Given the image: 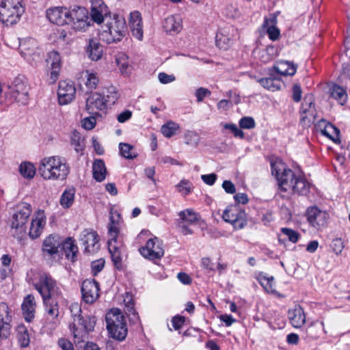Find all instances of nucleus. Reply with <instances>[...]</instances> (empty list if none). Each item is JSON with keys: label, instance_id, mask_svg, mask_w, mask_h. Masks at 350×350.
Instances as JSON below:
<instances>
[{"label": "nucleus", "instance_id": "obj_40", "mask_svg": "<svg viewBox=\"0 0 350 350\" xmlns=\"http://www.w3.org/2000/svg\"><path fill=\"white\" fill-rule=\"evenodd\" d=\"M19 172L23 178L32 179L36 174V167L32 163L23 161L19 165Z\"/></svg>", "mask_w": 350, "mask_h": 350}, {"label": "nucleus", "instance_id": "obj_5", "mask_svg": "<svg viewBox=\"0 0 350 350\" xmlns=\"http://www.w3.org/2000/svg\"><path fill=\"white\" fill-rule=\"evenodd\" d=\"M32 212L29 203L21 202L14 208V213L10 219V226L13 235L21 239L26 234V224Z\"/></svg>", "mask_w": 350, "mask_h": 350}, {"label": "nucleus", "instance_id": "obj_6", "mask_svg": "<svg viewBox=\"0 0 350 350\" xmlns=\"http://www.w3.org/2000/svg\"><path fill=\"white\" fill-rule=\"evenodd\" d=\"M25 10L21 0H3L0 5V22L7 27L16 25Z\"/></svg>", "mask_w": 350, "mask_h": 350}, {"label": "nucleus", "instance_id": "obj_59", "mask_svg": "<svg viewBox=\"0 0 350 350\" xmlns=\"http://www.w3.org/2000/svg\"><path fill=\"white\" fill-rule=\"evenodd\" d=\"M211 92L207 88H199L196 90L195 96L197 98V101L198 103H201L203 101L204 98L209 96Z\"/></svg>", "mask_w": 350, "mask_h": 350}, {"label": "nucleus", "instance_id": "obj_23", "mask_svg": "<svg viewBox=\"0 0 350 350\" xmlns=\"http://www.w3.org/2000/svg\"><path fill=\"white\" fill-rule=\"evenodd\" d=\"M105 97L102 94L95 92L91 94L86 100V110L90 114H94L96 110H104L107 107Z\"/></svg>", "mask_w": 350, "mask_h": 350}, {"label": "nucleus", "instance_id": "obj_37", "mask_svg": "<svg viewBox=\"0 0 350 350\" xmlns=\"http://www.w3.org/2000/svg\"><path fill=\"white\" fill-rule=\"evenodd\" d=\"M106 172L107 170L104 161L101 159L95 160L92 166L94 178L98 182L103 181L105 178Z\"/></svg>", "mask_w": 350, "mask_h": 350}, {"label": "nucleus", "instance_id": "obj_13", "mask_svg": "<svg viewBox=\"0 0 350 350\" xmlns=\"http://www.w3.org/2000/svg\"><path fill=\"white\" fill-rule=\"evenodd\" d=\"M68 17L69 24H72L75 30L85 31L90 25L88 13L84 8L78 7L70 10Z\"/></svg>", "mask_w": 350, "mask_h": 350}, {"label": "nucleus", "instance_id": "obj_32", "mask_svg": "<svg viewBox=\"0 0 350 350\" xmlns=\"http://www.w3.org/2000/svg\"><path fill=\"white\" fill-rule=\"evenodd\" d=\"M63 250L65 252L66 258L72 261H75L78 247L75 243V240L72 238H68L64 241H62L60 250Z\"/></svg>", "mask_w": 350, "mask_h": 350}, {"label": "nucleus", "instance_id": "obj_39", "mask_svg": "<svg viewBox=\"0 0 350 350\" xmlns=\"http://www.w3.org/2000/svg\"><path fill=\"white\" fill-rule=\"evenodd\" d=\"M75 196V189L74 187L66 189L60 197V205L64 208H70L74 202Z\"/></svg>", "mask_w": 350, "mask_h": 350}, {"label": "nucleus", "instance_id": "obj_25", "mask_svg": "<svg viewBox=\"0 0 350 350\" xmlns=\"http://www.w3.org/2000/svg\"><path fill=\"white\" fill-rule=\"evenodd\" d=\"M129 25L133 36L137 40H142L144 37L143 25L141 14L138 11H134L130 14Z\"/></svg>", "mask_w": 350, "mask_h": 350}, {"label": "nucleus", "instance_id": "obj_62", "mask_svg": "<svg viewBox=\"0 0 350 350\" xmlns=\"http://www.w3.org/2000/svg\"><path fill=\"white\" fill-rule=\"evenodd\" d=\"M159 81L163 84L172 83L176 80V77L173 75H167L165 72H160L158 75Z\"/></svg>", "mask_w": 350, "mask_h": 350}, {"label": "nucleus", "instance_id": "obj_52", "mask_svg": "<svg viewBox=\"0 0 350 350\" xmlns=\"http://www.w3.org/2000/svg\"><path fill=\"white\" fill-rule=\"evenodd\" d=\"M260 283L267 292L270 293H275L273 277H262L260 279Z\"/></svg>", "mask_w": 350, "mask_h": 350}, {"label": "nucleus", "instance_id": "obj_9", "mask_svg": "<svg viewBox=\"0 0 350 350\" xmlns=\"http://www.w3.org/2000/svg\"><path fill=\"white\" fill-rule=\"evenodd\" d=\"M43 299V303H48L51 299H57L61 292L56 281L47 273L40 275L39 280L33 284Z\"/></svg>", "mask_w": 350, "mask_h": 350}, {"label": "nucleus", "instance_id": "obj_49", "mask_svg": "<svg viewBox=\"0 0 350 350\" xmlns=\"http://www.w3.org/2000/svg\"><path fill=\"white\" fill-rule=\"evenodd\" d=\"M12 317H7L5 321L2 319L0 321V338H8L10 334V322Z\"/></svg>", "mask_w": 350, "mask_h": 350}, {"label": "nucleus", "instance_id": "obj_53", "mask_svg": "<svg viewBox=\"0 0 350 350\" xmlns=\"http://www.w3.org/2000/svg\"><path fill=\"white\" fill-rule=\"evenodd\" d=\"M71 144L74 146L75 150L78 152L82 151L85 146L83 139L81 138L79 133L77 132L72 134Z\"/></svg>", "mask_w": 350, "mask_h": 350}, {"label": "nucleus", "instance_id": "obj_1", "mask_svg": "<svg viewBox=\"0 0 350 350\" xmlns=\"http://www.w3.org/2000/svg\"><path fill=\"white\" fill-rule=\"evenodd\" d=\"M271 174L278 180L279 193L283 198L291 194L306 196L310 192V183L307 179L287 168L281 160L271 161Z\"/></svg>", "mask_w": 350, "mask_h": 350}, {"label": "nucleus", "instance_id": "obj_48", "mask_svg": "<svg viewBox=\"0 0 350 350\" xmlns=\"http://www.w3.org/2000/svg\"><path fill=\"white\" fill-rule=\"evenodd\" d=\"M179 129V126L174 122H169L163 124L161 127V133L166 137H171L175 135L176 131Z\"/></svg>", "mask_w": 350, "mask_h": 350}, {"label": "nucleus", "instance_id": "obj_55", "mask_svg": "<svg viewBox=\"0 0 350 350\" xmlns=\"http://www.w3.org/2000/svg\"><path fill=\"white\" fill-rule=\"evenodd\" d=\"M178 191L184 196L188 195L192 190V184L187 180L183 179L176 185Z\"/></svg>", "mask_w": 350, "mask_h": 350}, {"label": "nucleus", "instance_id": "obj_19", "mask_svg": "<svg viewBox=\"0 0 350 350\" xmlns=\"http://www.w3.org/2000/svg\"><path fill=\"white\" fill-rule=\"evenodd\" d=\"M70 10L65 7H53L46 10V17L49 21L57 25L69 24Z\"/></svg>", "mask_w": 350, "mask_h": 350}, {"label": "nucleus", "instance_id": "obj_2", "mask_svg": "<svg viewBox=\"0 0 350 350\" xmlns=\"http://www.w3.org/2000/svg\"><path fill=\"white\" fill-rule=\"evenodd\" d=\"M38 171L44 180L64 181L70 172V167L65 158L50 156L40 161Z\"/></svg>", "mask_w": 350, "mask_h": 350}, {"label": "nucleus", "instance_id": "obj_35", "mask_svg": "<svg viewBox=\"0 0 350 350\" xmlns=\"http://www.w3.org/2000/svg\"><path fill=\"white\" fill-rule=\"evenodd\" d=\"M279 54L278 48L274 45H268L259 53V59L263 63L273 60Z\"/></svg>", "mask_w": 350, "mask_h": 350}, {"label": "nucleus", "instance_id": "obj_20", "mask_svg": "<svg viewBox=\"0 0 350 350\" xmlns=\"http://www.w3.org/2000/svg\"><path fill=\"white\" fill-rule=\"evenodd\" d=\"M99 285L94 280H85L81 286L82 299L87 304H93L99 297Z\"/></svg>", "mask_w": 350, "mask_h": 350}, {"label": "nucleus", "instance_id": "obj_36", "mask_svg": "<svg viewBox=\"0 0 350 350\" xmlns=\"http://www.w3.org/2000/svg\"><path fill=\"white\" fill-rule=\"evenodd\" d=\"M259 83L265 89L274 92L281 89L283 85L282 81L278 77H273L262 78L258 80Z\"/></svg>", "mask_w": 350, "mask_h": 350}, {"label": "nucleus", "instance_id": "obj_61", "mask_svg": "<svg viewBox=\"0 0 350 350\" xmlns=\"http://www.w3.org/2000/svg\"><path fill=\"white\" fill-rule=\"evenodd\" d=\"M116 62L122 72L126 70L129 67V62L127 60V57L125 55H119L116 59Z\"/></svg>", "mask_w": 350, "mask_h": 350}, {"label": "nucleus", "instance_id": "obj_50", "mask_svg": "<svg viewBox=\"0 0 350 350\" xmlns=\"http://www.w3.org/2000/svg\"><path fill=\"white\" fill-rule=\"evenodd\" d=\"M323 322H321L319 325L312 324L306 329L307 337L311 339H317L319 336L321 329L323 327Z\"/></svg>", "mask_w": 350, "mask_h": 350}, {"label": "nucleus", "instance_id": "obj_56", "mask_svg": "<svg viewBox=\"0 0 350 350\" xmlns=\"http://www.w3.org/2000/svg\"><path fill=\"white\" fill-rule=\"evenodd\" d=\"M47 63L51 67H61L60 55L57 51H51L49 53Z\"/></svg>", "mask_w": 350, "mask_h": 350}, {"label": "nucleus", "instance_id": "obj_64", "mask_svg": "<svg viewBox=\"0 0 350 350\" xmlns=\"http://www.w3.org/2000/svg\"><path fill=\"white\" fill-rule=\"evenodd\" d=\"M57 343L62 350H75L72 343L66 338H59Z\"/></svg>", "mask_w": 350, "mask_h": 350}, {"label": "nucleus", "instance_id": "obj_4", "mask_svg": "<svg viewBox=\"0 0 350 350\" xmlns=\"http://www.w3.org/2000/svg\"><path fill=\"white\" fill-rule=\"evenodd\" d=\"M127 33V27L124 18L114 16L105 23L100 27V39L107 43L120 42Z\"/></svg>", "mask_w": 350, "mask_h": 350}, {"label": "nucleus", "instance_id": "obj_45", "mask_svg": "<svg viewBox=\"0 0 350 350\" xmlns=\"http://www.w3.org/2000/svg\"><path fill=\"white\" fill-rule=\"evenodd\" d=\"M178 215L183 221L190 224H194L198 220V215L191 209H186L180 211Z\"/></svg>", "mask_w": 350, "mask_h": 350}, {"label": "nucleus", "instance_id": "obj_15", "mask_svg": "<svg viewBox=\"0 0 350 350\" xmlns=\"http://www.w3.org/2000/svg\"><path fill=\"white\" fill-rule=\"evenodd\" d=\"M329 217L328 213L319 209L317 206H310L306 210L307 221L311 226L317 230L326 226Z\"/></svg>", "mask_w": 350, "mask_h": 350}, {"label": "nucleus", "instance_id": "obj_18", "mask_svg": "<svg viewBox=\"0 0 350 350\" xmlns=\"http://www.w3.org/2000/svg\"><path fill=\"white\" fill-rule=\"evenodd\" d=\"M80 241L84 246V252L94 253L99 249V238L97 232L92 229H85L80 235Z\"/></svg>", "mask_w": 350, "mask_h": 350}, {"label": "nucleus", "instance_id": "obj_22", "mask_svg": "<svg viewBox=\"0 0 350 350\" xmlns=\"http://www.w3.org/2000/svg\"><path fill=\"white\" fill-rule=\"evenodd\" d=\"M91 10L92 20L98 24L106 23L109 18L107 17L108 10L103 0H92Z\"/></svg>", "mask_w": 350, "mask_h": 350}, {"label": "nucleus", "instance_id": "obj_31", "mask_svg": "<svg viewBox=\"0 0 350 350\" xmlns=\"http://www.w3.org/2000/svg\"><path fill=\"white\" fill-rule=\"evenodd\" d=\"M276 18H273L271 20L265 18L262 28L265 29L269 38L273 41L277 40L280 36V29L275 26Z\"/></svg>", "mask_w": 350, "mask_h": 350}, {"label": "nucleus", "instance_id": "obj_47", "mask_svg": "<svg viewBox=\"0 0 350 350\" xmlns=\"http://www.w3.org/2000/svg\"><path fill=\"white\" fill-rule=\"evenodd\" d=\"M59 316H44L43 321V327L49 331L54 330L59 323Z\"/></svg>", "mask_w": 350, "mask_h": 350}, {"label": "nucleus", "instance_id": "obj_21", "mask_svg": "<svg viewBox=\"0 0 350 350\" xmlns=\"http://www.w3.org/2000/svg\"><path fill=\"white\" fill-rule=\"evenodd\" d=\"M239 37L238 30L233 26L226 27L220 30L216 35V42L218 46L226 49L231 42Z\"/></svg>", "mask_w": 350, "mask_h": 350}, {"label": "nucleus", "instance_id": "obj_27", "mask_svg": "<svg viewBox=\"0 0 350 350\" xmlns=\"http://www.w3.org/2000/svg\"><path fill=\"white\" fill-rule=\"evenodd\" d=\"M162 27L166 33H178L183 28L182 19L178 15H170L164 19Z\"/></svg>", "mask_w": 350, "mask_h": 350}, {"label": "nucleus", "instance_id": "obj_30", "mask_svg": "<svg viewBox=\"0 0 350 350\" xmlns=\"http://www.w3.org/2000/svg\"><path fill=\"white\" fill-rule=\"evenodd\" d=\"M329 98L334 99L340 105H344L348 98L346 90L337 84L331 85L329 88Z\"/></svg>", "mask_w": 350, "mask_h": 350}, {"label": "nucleus", "instance_id": "obj_34", "mask_svg": "<svg viewBox=\"0 0 350 350\" xmlns=\"http://www.w3.org/2000/svg\"><path fill=\"white\" fill-rule=\"evenodd\" d=\"M273 68L277 73L284 76H293L297 70V66L288 62H278Z\"/></svg>", "mask_w": 350, "mask_h": 350}, {"label": "nucleus", "instance_id": "obj_63", "mask_svg": "<svg viewBox=\"0 0 350 350\" xmlns=\"http://www.w3.org/2000/svg\"><path fill=\"white\" fill-rule=\"evenodd\" d=\"M82 125L84 129L91 130L96 125V118L94 116L85 118L82 121Z\"/></svg>", "mask_w": 350, "mask_h": 350}, {"label": "nucleus", "instance_id": "obj_57", "mask_svg": "<svg viewBox=\"0 0 350 350\" xmlns=\"http://www.w3.org/2000/svg\"><path fill=\"white\" fill-rule=\"evenodd\" d=\"M281 232L287 237L289 241L293 243L298 241L300 235L297 231L288 228H282Z\"/></svg>", "mask_w": 350, "mask_h": 350}, {"label": "nucleus", "instance_id": "obj_7", "mask_svg": "<svg viewBox=\"0 0 350 350\" xmlns=\"http://www.w3.org/2000/svg\"><path fill=\"white\" fill-rule=\"evenodd\" d=\"M107 329L111 336L120 341L123 340L127 335V326L124 317L118 309H112L107 313Z\"/></svg>", "mask_w": 350, "mask_h": 350}, {"label": "nucleus", "instance_id": "obj_12", "mask_svg": "<svg viewBox=\"0 0 350 350\" xmlns=\"http://www.w3.org/2000/svg\"><path fill=\"white\" fill-rule=\"evenodd\" d=\"M140 254L150 260L161 259L164 255L163 242L157 237L150 239L145 246L139 249Z\"/></svg>", "mask_w": 350, "mask_h": 350}, {"label": "nucleus", "instance_id": "obj_28", "mask_svg": "<svg viewBox=\"0 0 350 350\" xmlns=\"http://www.w3.org/2000/svg\"><path fill=\"white\" fill-rule=\"evenodd\" d=\"M46 224L45 218L42 213H38L31 222L29 230V236L32 239H36L40 236Z\"/></svg>", "mask_w": 350, "mask_h": 350}, {"label": "nucleus", "instance_id": "obj_33", "mask_svg": "<svg viewBox=\"0 0 350 350\" xmlns=\"http://www.w3.org/2000/svg\"><path fill=\"white\" fill-rule=\"evenodd\" d=\"M103 46L99 42L94 40H90L87 53L92 60H99L103 55Z\"/></svg>", "mask_w": 350, "mask_h": 350}, {"label": "nucleus", "instance_id": "obj_41", "mask_svg": "<svg viewBox=\"0 0 350 350\" xmlns=\"http://www.w3.org/2000/svg\"><path fill=\"white\" fill-rule=\"evenodd\" d=\"M120 153L126 159H133L137 157V153L134 150V147L127 143L119 144Z\"/></svg>", "mask_w": 350, "mask_h": 350}, {"label": "nucleus", "instance_id": "obj_43", "mask_svg": "<svg viewBox=\"0 0 350 350\" xmlns=\"http://www.w3.org/2000/svg\"><path fill=\"white\" fill-rule=\"evenodd\" d=\"M102 95L103 96L105 97V100L108 105H112L115 104L119 97V94L116 90V88L113 86H109L107 88L103 91Z\"/></svg>", "mask_w": 350, "mask_h": 350}, {"label": "nucleus", "instance_id": "obj_14", "mask_svg": "<svg viewBox=\"0 0 350 350\" xmlns=\"http://www.w3.org/2000/svg\"><path fill=\"white\" fill-rule=\"evenodd\" d=\"M19 51L21 55L29 62L32 64L40 59L38 42L36 40L29 38L21 40Z\"/></svg>", "mask_w": 350, "mask_h": 350}, {"label": "nucleus", "instance_id": "obj_60", "mask_svg": "<svg viewBox=\"0 0 350 350\" xmlns=\"http://www.w3.org/2000/svg\"><path fill=\"white\" fill-rule=\"evenodd\" d=\"M224 128L229 129L236 137L243 139L244 137V133L237 127L234 124H225Z\"/></svg>", "mask_w": 350, "mask_h": 350}, {"label": "nucleus", "instance_id": "obj_42", "mask_svg": "<svg viewBox=\"0 0 350 350\" xmlns=\"http://www.w3.org/2000/svg\"><path fill=\"white\" fill-rule=\"evenodd\" d=\"M18 341L21 347H27L29 345L30 338L27 328L20 325L17 328Z\"/></svg>", "mask_w": 350, "mask_h": 350}, {"label": "nucleus", "instance_id": "obj_46", "mask_svg": "<svg viewBox=\"0 0 350 350\" xmlns=\"http://www.w3.org/2000/svg\"><path fill=\"white\" fill-rule=\"evenodd\" d=\"M45 314L44 316H59V308L56 299L48 301L44 303Z\"/></svg>", "mask_w": 350, "mask_h": 350}, {"label": "nucleus", "instance_id": "obj_24", "mask_svg": "<svg viewBox=\"0 0 350 350\" xmlns=\"http://www.w3.org/2000/svg\"><path fill=\"white\" fill-rule=\"evenodd\" d=\"M62 241L58 236L49 235L43 241L42 251L44 254L53 256L60 251Z\"/></svg>", "mask_w": 350, "mask_h": 350}, {"label": "nucleus", "instance_id": "obj_51", "mask_svg": "<svg viewBox=\"0 0 350 350\" xmlns=\"http://www.w3.org/2000/svg\"><path fill=\"white\" fill-rule=\"evenodd\" d=\"M339 133V130L332 124H327L323 131V135L328 137L334 142H336V140L338 139Z\"/></svg>", "mask_w": 350, "mask_h": 350}, {"label": "nucleus", "instance_id": "obj_17", "mask_svg": "<svg viewBox=\"0 0 350 350\" xmlns=\"http://www.w3.org/2000/svg\"><path fill=\"white\" fill-rule=\"evenodd\" d=\"M301 121L302 122L308 125L314 123L316 120L317 111L312 95L309 94L304 97V102L301 104Z\"/></svg>", "mask_w": 350, "mask_h": 350}, {"label": "nucleus", "instance_id": "obj_29", "mask_svg": "<svg viewBox=\"0 0 350 350\" xmlns=\"http://www.w3.org/2000/svg\"><path fill=\"white\" fill-rule=\"evenodd\" d=\"M36 300L32 295H27L22 304L21 308L24 318L26 321L30 322L35 316Z\"/></svg>", "mask_w": 350, "mask_h": 350}, {"label": "nucleus", "instance_id": "obj_54", "mask_svg": "<svg viewBox=\"0 0 350 350\" xmlns=\"http://www.w3.org/2000/svg\"><path fill=\"white\" fill-rule=\"evenodd\" d=\"M185 143L196 147L200 142V136L193 131H188L185 135Z\"/></svg>", "mask_w": 350, "mask_h": 350}, {"label": "nucleus", "instance_id": "obj_38", "mask_svg": "<svg viewBox=\"0 0 350 350\" xmlns=\"http://www.w3.org/2000/svg\"><path fill=\"white\" fill-rule=\"evenodd\" d=\"M84 85L88 92H92L95 90L98 84L99 78L98 75L95 72L86 70L84 73Z\"/></svg>", "mask_w": 350, "mask_h": 350}, {"label": "nucleus", "instance_id": "obj_3", "mask_svg": "<svg viewBox=\"0 0 350 350\" xmlns=\"http://www.w3.org/2000/svg\"><path fill=\"white\" fill-rule=\"evenodd\" d=\"M70 310L73 318L70 329L73 335L75 342L80 343L85 341L88 338V333L94 329L96 319L94 317H83L81 314V306L78 303L71 304Z\"/></svg>", "mask_w": 350, "mask_h": 350}, {"label": "nucleus", "instance_id": "obj_44", "mask_svg": "<svg viewBox=\"0 0 350 350\" xmlns=\"http://www.w3.org/2000/svg\"><path fill=\"white\" fill-rule=\"evenodd\" d=\"M124 302L126 307V312L129 316L133 315L132 320L133 321H138L139 316L138 314L135 312L134 308V301L131 295L126 294V297L124 299Z\"/></svg>", "mask_w": 350, "mask_h": 350}, {"label": "nucleus", "instance_id": "obj_58", "mask_svg": "<svg viewBox=\"0 0 350 350\" xmlns=\"http://www.w3.org/2000/svg\"><path fill=\"white\" fill-rule=\"evenodd\" d=\"M254 120L252 117H244L239 120V126L241 129H251L255 127Z\"/></svg>", "mask_w": 350, "mask_h": 350}, {"label": "nucleus", "instance_id": "obj_26", "mask_svg": "<svg viewBox=\"0 0 350 350\" xmlns=\"http://www.w3.org/2000/svg\"><path fill=\"white\" fill-rule=\"evenodd\" d=\"M288 318L291 324L295 328L301 327L306 323V314L304 309L299 305L288 310Z\"/></svg>", "mask_w": 350, "mask_h": 350}, {"label": "nucleus", "instance_id": "obj_8", "mask_svg": "<svg viewBox=\"0 0 350 350\" xmlns=\"http://www.w3.org/2000/svg\"><path fill=\"white\" fill-rule=\"evenodd\" d=\"M119 228L118 224H115L112 217L109 226V239L108 241V249L111 254V260L114 266L118 269L122 267V243L118 240Z\"/></svg>", "mask_w": 350, "mask_h": 350}, {"label": "nucleus", "instance_id": "obj_16", "mask_svg": "<svg viewBox=\"0 0 350 350\" xmlns=\"http://www.w3.org/2000/svg\"><path fill=\"white\" fill-rule=\"evenodd\" d=\"M76 88L71 81H62L59 83L57 96L60 105L70 103L75 98Z\"/></svg>", "mask_w": 350, "mask_h": 350}, {"label": "nucleus", "instance_id": "obj_11", "mask_svg": "<svg viewBox=\"0 0 350 350\" xmlns=\"http://www.w3.org/2000/svg\"><path fill=\"white\" fill-rule=\"evenodd\" d=\"M29 88L24 76L16 77L9 86L8 94L14 101L22 105L28 102Z\"/></svg>", "mask_w": 350, "mask_h": 350}, {"label": "nucleus", "instance_id": "obj_10", "mask_svg": "<svg viewBox=\"0 0 350 350\" xmlns=\"http://www.w3.org/2000/svg\"><path fill=\"white\" fill-rule=\"evenodd\" d=\"M223 219L231 224L234 229L240 230L247 224L246 213L239 204L227 206L222 215Z\"/></svg>", "mask_w": 350, "mask_h": 350}]
</instances>
